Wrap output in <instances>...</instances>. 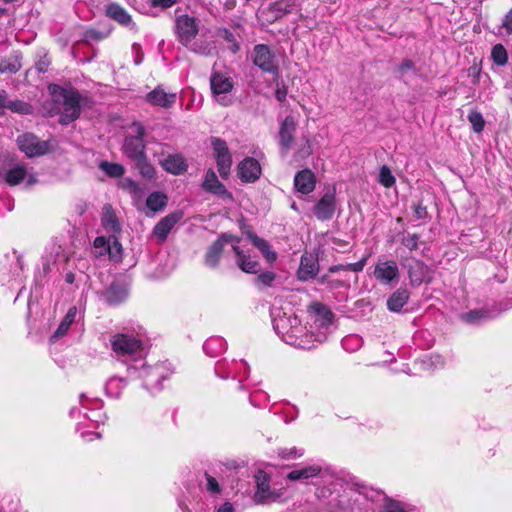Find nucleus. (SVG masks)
<instances>
[{
	"label": "nucleus",
	"instance_id": "nucleus-14",
	"mask_svg": "<svg viewBox=\"0 0 512 512\" xmlns=\"http://www.w3.org/2000/svg\"><path fill=\"white\" fill-rule=\"evenodd\" d=\"M17 144L19 149L28 157L41 156L49 151V145L46 141H41L30 133L20 135Z\"/></svg>",
	"mask_w": 512,
	"mask_h": 512
},
{
	"label": "nucleus",
	"instance_id": "nucleus-56",
	"mask_svg": "<svg viewBox=\"0 0 512 512\" xmlns=\"http://www.w3.org/2000/svg\"><path fill=\"white\" fill-rule=\"evenodd\" d=\"M368 258H369V255H365L358 262L346 264L345 270H349V271H353V272L362 271L368 261Z\"/></svg>",
	"mask_w": 512,
	"mask_h": 512
},
{
	"label": "nucleus",
	"instance_id": "nucleus-50",
	"mask_svg": "<svg viewBox=\"0 0 512 512\" xmlns=\"http://www.w3.org/2000/svg\"><path fill=\"white\" fill-rule=\"evenodd\" d=\"M361 338L356 335H350L343 339L342 346L348 351H354L361 346Z\"/></svg>",
	"mask_w": 512,
	"mask_h": 512
},
{
	"label": "nucleus",
	"instance_id": "nucleus-44",
	"mask_svg": "<svg viewBox=\"0 0 512 512\" xmlns=\"http://www.w3.org/2000/svg\"><path fill=\"white\" fill-rule=\"evenodd\" d=\"M6 108L20 114H30L32 111V107L28 103L20 100H8Z\"/></svg>",
	"mask_w": 512,
	"mask_h": 512
},
{
	"label": "nucleus",
	"instance_id": "nucleus-35",
	"mask_svg": "<svg viewBox=\"0 0 512 512\" xmlns=\"http://www.w3.org/2000/svg\"><path fill=\"white\" fill-rule=\"evenodd\" d=\"M126 386V380L124 378L113 376L109 378L106 383V392L111 397L117 398L121 395L123 389Z\"/></svg>",
	"mask_w": 512,
	"mask_h": 512
},
{
	"label": "nucleus",
	"instance_id": "nucleus-54",
	"mask_svg": "<svg viewBox=\"0 0 512 512\" xmlns=\"http://www.w3.org/2000/svg\"><path fill=\"white\" fill-rule=\"evenodd\" d=\"M274 280L275 274L271 271H266L257 276L256 283L263 286H270Z\"/></svg>",
	"mask_w": 512,
	"mask_h": 512
},
{
	"label": "nucleus",
	"instance_id": "nucleus-22",
	"mask_svg": "<svg viewBox=\"0 0 512 512\" xmlns=\"http://www.w3.org/2000/svg\"><path fill=\"white\" fill-rule=\"evenodd\" d=\"M291 335H295L296 341L295 342H286L289 345L301 348V349H310L314 346V331H308L306 326H303L298 321V324H296L293 329L290 332Z\"/></svg>",
	"mask_w": 512,
	"mask_h": 512
},
{
	"label": "nucleus",
	"instance_id": "nucleus-41",
	"mask_svg": "<svg viewBox=\"0 0 512 512\" xmlns=\"http://www.w3.org/2000/svg\"><path fill=\"white\" fill-rule=\"evenodd\" d=\"M468 121L472 126V129L475 133H480L483 131L485 126V121L482 114L476 110L470 111L468 114Z\"/></svg>",
	"mask_w": 512,
	"mask_h": 512
},
{
	"label": "nucleus",
	"instance_id": "nucleus-5",
	"mask_svg": "<svg viewBox=\"0 0 512 512\" xmlns=\"http://www.w3.org/2000/svg\"><path fill=\"white\" fill-rule=\"evenodd\" d=\"M138 371V376L143 380L144 387L150 391L161 389V382L168 379L172 374V370L167 363H159L154 366H146L143 364L140 368L130 365L128 371Z\"/></svg>",
	"mask_w": 512,
	"mask_h": 512
},
{
	"label": "nucleus",
	"instance_id": "nucleus-55",
	"mask_svg": "<svg viewBox=\"0 0 512 512\" xmlns=\"http://www.w3.org/2000/svg\"><path fill=\"white\" fill-rule=\"evenodd\" d=\"M419 237L416 234H408L403 237L402 243L409 250H415L418 248Z\"/></svg>",
	"mask_w": 512,
	"mask_h": 512
},
{
	"label": "nucleus",
	"instance_id": "nucleus-11",
	"mask_svg": "<svg viewBox=\"0 0 512 512\" xmlns=\"http://www.w3.org/2000/svg\"><path fill=\"white\" fill-rule=\"evenodd\" d=\"M273 327L275 332L285 342H295V335H291L290 332L293 327L298 324V317L294 314H287L285 312H272Z\"/></svg>",
	"mask_w": 512,
	"mask_h": 512
},
{
	"label": "nucleus",
	"instance_id": "nucleus-61",
	"mask_svg": "<svg viewBox=\"0 0 512 512\" xmlns=\"http://www.w3.org/2000/svg\"><path fill=\"white\" fill-rule=\"evenodd\" d=\"M178 0H149L151 7H160L162 9H167L172 7L177 3Z\"/></svg>",
	"mask_w": 512,
	"mask_h": 512
},
{
	"label": "nucleus",
	"instance_id": "nucleus-57",
	"mask_svg": "<svg viewBox=\"0 0 512 512\" xmlns=\"http://www.w3.org/2000/svg\"><path fill=\"white\" fill-rule=\"evenodd\" d=\"M205 477L207 480V490L212 494H219L221 492V488L217 480L208 473H205Z\"/></svg>",
	"mask_w": 512,
	"mask_h": 512
},
{
	"label": "nucleus",
	"instance_id": "nucleus-27",
	"mask_svg": "<svg viewBox=\"0 0 512 512\" xmlns=\"http://www.w3.org/2000/svg\"><path fill=\"white\" fill-rule=\"evenodd\" d=\"M106 13L111 19L117 21L119 24L129 27L130 29L136 28V25L132 21L131 16L120 5L115 4V3L108 5Z\"/></svg>",
	"mask_w": 512,
	"mask_h": 512
},
{
	"label": "nucleus",
	"instance_id": "nucleus-30",
	"mask_svg": "<svg viewBox=\"0 0 512 512\" xmlns=\"http://www.w3.org/2000/svg\"><path fill=\"white\" fill-rule=\"evenodd\" d=\"M161 165L165 171L173 175L182 174L187 169L185 159L179 154L169 155L161 162Z\"/></svg>",
	"mask_w": 512,
	"mask_h": 512
},
{
	"label": "nucleus",
	"instance_id": "nucleus-10",
	"mask_svg": "<svg viewBox=\"0 0 512 512\" xmlns=\"http://www.w3.org/2000/svg\"><path fill=\"white\" fill-rule=\"evenodd\" d=\"M332 318L333 314L327 307L321 304L314 306L313 325H311V328L317 329V331H314L313 337L315 342H322L326 339Z\"/></svg>",
	"mask_w": 512,
	"mask_h": 512
},
{
	"label": "nucleus",
	"instance_id": "nucleus-16",
	"mask_svg": "<svg viewBox=\"0 0 512 512\" xmlns=\"http://www.w3.org/2000/svg\"><path fill=\"white\" fill-rule=\"evenodd\" d=\"M238 242H234L232 249L236 256L237 266L245 273L256 274L260 270V263L252 257L248 251L240 247Z\"/></svg>",
	"mask_w": 512,
	"mask_h": 512
},
{
	"label": "nucleus",
	"instance_id": "nucleus-6",
	"mask_svg": "<svg viewBox=\"0 0 512 512\" xmlns=\"http://www.w3.org/2000/svg\"><path fill=\"white\" fill-rule=\"evenodd\" d=\"M256 490L253 501L258 505H267L283 501V491L272 489L270 486L271 477L264 470L259 469L254 475Z\"/></svg>",
	"mask_w": 512,
	"mask_h": 512
},
{
	"label": "nucleus",
	"instance_id": "nucleus-38",
	"mask_svg": "<svg viewBox=\"0 0 512 512\" xmlns=\"http://www.w3.org/2000/svg\"><path fill=\"white\" fill-rule=\"evenodd\" d=\"M99 168L105 172L109 177L118 178L123 176L125 173V168L123 165L118 163H111L108 161H102L99 164Z\"/></svg>",
	"mask_w": 512,
	"mask_h": 512
},
{
	"label": "nucleus",
	"instance_id": "nucleus-24",
	"mask_svg": "<svg viewBox=\"0 0 512 512\" xmlns=\"http://www.w3.org/2000/svg\"><path fill=\"white\" fill-rule=\"evenodd\" d=\"M335 212V195L328 192L314 206L315 216L322 221L332 218Z\"/></svg>",
	"mask_w": 512,
	"mask_h": 512
},
{
	"label": "nucleus",
	"instance_id": "nucleus-28",
	"mask_svg": "<svg viewBox=\"0 0 512 512\" xmlns=\"http://www.w3.org/2000/svg\"><path fill=\"white\" fill-rule=\"evenodd\" d=\"M26 177H28L27 182L29 185L36 182V179L33 176H28L27 170L24 166L14 165L6 171L4 179L7 184L14 186L18 185Z\"/></svg>",
	"mask_w": 512,
	"mask_h": 512
},
{
	"label": "nucleus",
	"instance_id": "nucleus-21",
	"mask_svg": "<svg viewBox=\"0 0 512 512\" xmlns=\"http://www.w3.org/2000/svg\"><path fill=\"white\" fill-rule=\"evenodd\" d=\"M326 471H327V469H325L322 465L312 464L309 466L299 467V468L291 470L286 475V478L289 481L307 482L309 479L318 477L323 472H326Z\"/></svg>",
	"mask_w": 512,
	"mask_h": 512
},
{
	"label": "nucleus",
	"instance_id": "nucleus-48",
	"mask_svg": "<svg viewBox=\"0 0 512 512\" xmlns=\"http://www.w3.org/2000/svg\"><path fill=\"white\" fill-rule=\"evenodd\" d=\"M316 273V269H315V266L314 264H308V259L307 258H302L301 259V265H300V270H299V274H300V278L301 279H307L309 277H312L314 276Z\"/></svg>",
	"mask_w": 512,
	"mask_h": 512
},
{
	"label": "nucleus",
	"instance_id": "nucleus-36",
	"mask_svg": "<svg viewBox=\"0 0 512 512\" xmlns=\"http://www.w3.org/2000/svg\"><path fill=\"white\" fill-rule=\"evenodd\" d=\"M203 349L206 354L215 357L225 350V342L217 337L210 338L205 341Z\"/></svg>",
	"mask_w": 512,
	"mask_h": 512
},
{
	"label": "nucleus",
	"instance_id": "nucleus-60",
	"mask_svg": "<svg viewBox=\"0 0 512 512\" xmlns=\"http://www.w3.org/2000/svg\"><path fill=\"white\" fill-rule=\"evenodd\" d=\"M287 87L282 82H277L276 84V91H275V97L279 102H284L287 97Z\"/></svg>",
	"mask_w": 512,
	"mask_h": 512
},
{
	"label": "nucleus",
	"instance_id": "nucleus-19",
	"mask_svg": "<svg viewBox=\"0 0 512 512\" xmlns=\"http://www.w3.org/2000/svg\"><path fill=\"white\" fill-rule=\"evenodd\" d=\"M296 121L293 116L288 115L282 121L279 131V144L281 146L282 153H287L291 148L294 133L296 131Z\"/></svg>",
	"mask_w": 512,
	"mask_h": 512
},
{
	"label": "nucleus",
	"instance_id": "nucleus-40",
	"mask_svg": "<svg viewBox=\"0 0 512 512\" xmlns=\"http://www.w3.org/2000/svg\"><path fill=\"white\" fill-rule=\"evenodd\" d=\"M110 259L114 261H119L122 256V245L118 241L116 235H111L109 237V245L107 253Z\"/></svg>",
	"mask_w": 512,
	"mask_h": 512
},
{
	"label": "nucleus",
	"instance_id": "nucleus-45",
	"mask_svg": "<svg viewBox=\"0 0 512 512\" xmlns=\"http://www.w3.org/2000/svg\"><path fill=\"white\" fill-rule=\"evenodd\" d=\"M123 189L127 190L134 197H141L143 194L142 188L130 178H125L120 182Z\"/></svg>",
	"mask_w": 512,
	"mask_h": 512
},
{
	"label": "nucleus",
	"instance_id": "nucleus-4",
	"mask_svg": "<svg viewBox=\"0 0 512 512\" xmlns=\"http://www.w3.org/2000/svg\"><path fill=\"white\" fill-rule=\"evenodd\" d=\"M113 355L122 362L138 361L143 355V343L131 334L116 333L110 337Z\"/></svg>",
	"mask_w": 512,
	"mask_h": 512
},
{
	"label": "nucleus",
	"instance_id": "nucleus-18",
	"mask_svg": "<svg viewBox=\"0 0 512 512\" xmlns=\"http://www.w3.org/2000/svg\"><path fill=\"white\" fill-rule=\"evenodd\" d=\"M234 242H238V238L223 234L220 236L209 248L206 253L205 263L207 266L216 267L219 262L221 253L223 251L224 245L227 243L234 244Z\"/></svg>",
	"mask_w": 512,
	"mask_h": 512
},
{
	"label": "nucleus",
	"instance_id": "nucleus-13",
	"mask_svg": "<svg viewBox=\"0 0 512 512\" xmlns=\"http://www.w3.org/2000/svg\"><path fill=\"white\" fill-rule=\"evenodd\" d=\"M217 169L222 178H227L231 171L232 155L226 142L219 138L212 140Z\"/></svg>",
	"mask_w": 512,
	"mask_h": 512
},
{
	"label": "nucleus",
	"instance_id": "nucleus-20",
	"mask_svg": "<svg viewBox=\"0 0 512 512\" xmlns=\"http://www.w3.org/2000/svg\"><path fill=\"white\" fill-rule=\"evenodd\" d=\"M202 188L209 193L217 195L222 199L232 200V194L225 188V186L218 180L216 173L209 169L204 177Z\"/></svg>",
	"mask_w": 512,
	"mask_h": 512
},
{
	"label": "nucleus",
	"instance_id": "nucleus-3",
	"mask_svg": "<svg viewBox=\"0 0 512 512\" xmlns=\"http://www.w3.org/2000/svg\"><path fill=\"white\" fill-rule=\"evenodd\" d=\"M49 91L54 101L62 105L59 108L60 123L68 124L79 117L80 95L77 91L67 90L56 84L50 85Z\"/></svg>",
	"mask_w": 512,
	"mask_h": 512
},
{
	"label": "nucleus",
	"instance_id": "nucleus-58",
	"mask_svg": "<svg viewBox=\"0 0 512 512\" xmlns=\"http://www.w3.org/2000/svg\"><path fill=\"white\" fill-rule=\"evenodd\" d=\"M414 63L411 60H404L398 67V73L402 78L407 76L410 72H414Z\"/></svg>",
	"mask_w": 512,
	"mask_h": 512
},
{
	"label": "nucleus",
	"instance_id": "nucleus-64",
	"mask_svg": "<svg viewBox=\"0 0 512 512\" xmlns=\"http://www.w3.org/2000/svg\"><path fill=\"white\" fill-rule=\"evenodd\" d=\"M415 215L418 219L424 218L427 214V210L424 206L418 205L414 209Z\"/></svg>",
	"mask_w": 512,
	"mask_h": 512
},
{
	"label": "nucleus",
	"instance_id": "nucleus-8",
	"mask_svg": "<svg viewBox=\"0 0 512 512\" xmlns=\"http://www.w3.org/2000/svg\"><path fill=\"white\" fill-rule=\"evenodd\" d=\"M252 62L261 71L279 77V63L276 55L265 44L255 45L251 54Z\"/></svg>",
	"mask_w": 512,
	"mask_h": 512
},
{
	"label": "nucleus",
	"instance_id": "nucleus-37",
	"mask_svg": "<svg viewBox=\"0 0 512 512\" xmlns=\"http://www.w3.org/2000/svg\"><path fill=\"white\" fill-rule=\"evenodd\" d=\"M166 203L167 197L161 192L151 193L146 200L147 207L153 212H157L163 209Z\"/></svg>",
	"mask_w": 512,
	"mask_h": 512
},
{
	"label": "nucleus",
	"instance_id": "nucleus-7",
	"mask_svg": "<svg viewBox=\"0 0 512 512\" xmlns=\"http://www.w3.org/2000/svg\"><path fill=\"white\" fill-rule=\"evenodd\" d=\"M210 85L215 100L222 106H229L233 103L232 90L233 80L230 76L221 72L211 75Z\"/></svg>",
	"mask_w": 512,
	"mask_h": 512
},
{
	"label": "nucleus",
	"instance_id": "nucleus-9",
	"mask_svg": "<svg viewBox=\"0 0 512 512\" xmlns=\"http://www.w3.org/2000/svg\"><path fill=\"white\" fill-rule=\"evenodd\" d=\"M133 128L136 135L126 137L122 149L123 153L129 159H131L133 162H136L146 156L145 143L143 139L145 130L141 124H134Z\"/></svg>",
	"mask_w": 512,
	"mask_h": 512
},
{
	"label": "nucleus",
	"instance_id": "nucleus-1",
	"mask_svg": "<svg viewBox=\"0 0 512 512\" xmlns=\"http://www.w3.org/2000/svg\"><path fill=\"white\" fill-rule=\"evenodd\" d=\"M81 408L73 407L70 410V415L76 420H80L83 417L84 421H78L76 424V431L80 432V436L84 439L92 440L93 437H99L100 434L96 432L81 431L84 426H88L86 422L93 424H103L106 420L105 413L101 410V401L99 399H92L87 397L85 394H81L79 397Z\"/></svg>",
	"mask_w": 512,
	"mask_h": 512
},
{
	"label": "nucleus",
	"instance_id": "nucleus-42",
	"mask_svg": "<svg viewBox=\"0 0 512 512\" xmlns=\"http://www.w3.org/2000/svg\"><path fill=\"white\" fill-rule=\"evenodd\" d=\"M217 36L219 38H222L223 40H225L229 44V49L233 53H236L239 50V44L236 41L235 36L228 29H226V28L219 29L217 31Z\"/></svg>",
	"mask_w": 512,
	"mask_h": 512
},
{
	"label": "nucleus",
	"instance_id": "nucleus-2",
	"mask_svg": "<svg viewBox=\"0 0 512 512\" xmlns=\"http://www.w3.org/2000/svg\"><path fill=\"white\" fill-rule=\"evenodd\" d=\"M174 33L182 45L189 47L195 53L208 55L213 48L210 44L193 42L199 33V20L194 16L188 14L177 15L174 23Z\"/></svg>",
	"mask_w": 512,
	"mask_h": 512
},
{
	"label": "nucleus",
	"instance_id": "nucleus-12",
	"mask_svg": "<svg viewBox=\"0 0 512 512\" xmlns=\"http://www.w3.org/2000/svg\"><path fill=\"white\" fill-rule=\"evenodd\" d=\"M373 275L383 285H394L399 281L400 271L394 260H379L375 265Z\"/></svg>",
	"mask_w": 512,
	"mask_h": 512
},
{
	"label": "nucleus",
	"instance_id": "nucleus-15",
	"mask_svg": "<svg viewBox=\"0 0 512 512\" xmlns=\"http://www.w3.org/2000/svg\"><path fill=\"white\" fill-rule=\"evenodd\" d=\"M261 173L259 162L252 157H246L237 167V174L242 182L253 183L260 178Z\"/></svg>",
	"mask_w": 512,
	"mask_h": 512
},
{
	"label": "nucleus",
	"instance_id": "nucleus-32",
	"mask_svg": "<svg viewBox=\"0 0 512 512\" xmlns=\"http://www.w3.org/2000/svg\"><path fill=\"white\" fill-rule=\"evenodd\" d=\"M409 299V292L405 288L397 289L387 300V307L392 312H399Z\"/></svg>",
	"mask_w": 512,
	"mask_h": 512
},
{
	"label": "nucleus",
	"instance_id": "nucleus-26",
	"mask_svg": "<svg viewBox=\"0 0 512 512\" xmlns=\"http://www.w3.org/2000/svg\"><path fill=\"white\" fill-rule=\"evenodd\" d=\"M146 99L152 105L169 108L175 103L176 94L166 93L163 89L158 87L148 93Z\"/></svg>",
	"mask_w": 512,
	"mask_h": 512
},
{
	"label": "nucleus",
	"instance_id": "nucleus-23",
	"mask_svg": "<svg viewBox=\"0 0 512 512\" xmlns=\"http://www.w3.org/2000/svg\"><path fill=\"white\" fill-rule=\"evenodd\" d=\"M408 275L412 285H420L432 280V271L423 262L414 260L408 266Z\"/></svg>",
	"mask_w": 512,
	"mask_h": 512
},
{
	"label": "nucleus",
	"instance_id": "nucleus-46",
	"mask_svg": "<svg viewBox=\"0 0 512 512\" xmlns=\"http://www.w3.org/2000/svg\"><path fill=\"white\" fill-rule=\"evenodd\" d=\"M379 182L384 187H392L395 183V177L392 175L390 169L387 166H382L379 172Z\"/></svg>",
	"mask_w": 512,
	"mask_h": 512
},
{
	"label": "nucleus",
	"instance_id": "nucleus-62",
	"mask_svg": "<svg viewBox=\"0 0 512 512\" xmlns=\"http://www.w3.org/2000/svg\"><path fill=\"white\" fill-rule=\"evenodd\" d=\"M304 141H305V143L303 144V146L297 152V155L300 158H305V157L309 156L312 153L310 140L305 137Z\"/></svg>",
	"mask_w": 512,
	"mask_h": 512
},
{
	"label": "nucleus",
	"instance_id": "nucleus-25",
	"mask_svg": "<svg viewBox=\"0 0 512 512\" xmlns=\"http://www.w3.org/2000/svg\"><path fill=\"white\" fill-rule=\"evenodd\" d=\"M316 184L314 173L309 169L298 172L294 178V186L296 190L302 194L311 193Z\"/></svg>",
	"mask_w": 512,
	"mask_h": 512
},
{
	"label": "nucleus",
	"instance_id": "nucleus-63",
	"mask_svg": "<svg viewBox=\"0 0 512 512\" xmlns=\"http://www.w3.org/2000/svg\"><path fill=\"white\" fill-rule=\"evenodd\" d=\"M12 258L16 261L15 266L13 268V273L18 274V272L23 269L21 256L16 251H13Z\"/></svg>",
	"mask_w": 512,
	"mask_h": 512
},
{
	"label": "nucleus",
	"instance_id": "nucleus-31",
	"mask_svg": "<svg viewBox=\"0 0 512 512\" xmlns=\"http://www.w3.org/2000/svg\"><path fill=\"white\" fill-rule=\"evenodd\" d=\"M249 238L253 245L262 253L267 262L273 263L276 261L277 253L272 249L268 241L254 234H250Z\"/></svg>",
	"mask_w": 512,
	"mask_h": 512
},
{
	"label": "nucleus",
	"instance_id": "nucleus-33",
	"mask_svg": "<svg viewBox=\"0 0 512 512\" xmlns=\"http://www.w3.org/2000/svg\"><path fill=\"white\" fill-rule=\"evenodd\" d=\"M77 315V309L76 307H71L68 312L66 313L65 317L59 324L57 330L52 335V340H57L61 337H63L69 330L71 324L74 322Z\"/></svg>",
	"mask_w": 512,
	"mask_h": 512
},
{
	"label": "nucleus",
	"instance_id": "nucleus-29",
	"mask_svg": "<svg viewBox=\"0 0 512 512\" xmlns=\"http://www.w3.org/2000/svg\"><path fill=\"white\" fill-rule=\"evenodd\" d=\"M101 223L103 228L112 235H116L121 231V225L113 211L111 205H105L102 209Z\"/></svg>",
	"mask_w": 512,
	"mask_h": 512
},
{
	"label": "nucleus",
	"instance_id": "nucleus-59",
	"mask_svg": "<svg viewBox=\"0 0 512 512\" xmlns=\"http://www.w3.org/2000/svg\"><path fill=\"white\" fill-rule=\"evenodd\" d=\"M500 29H504L507 35H512V8L504 15Z\"/></svg>",
	"mask_w": 512,
	"mask_h": 512
},
{
	"label": "nucleus",
	"instance_id": "nucleus-17",
	"mask_svg": "<svg viewBox=\"0 0 512 512\" xmlns=\"http://www.w3.org/2000/svg\"><path fill=\"white\" fill-rule=\"evenodd\" d=\"M181 210L174 211L163 217L154 227L153 235L159 242H164L173 227L183 218Z\"/></svg>",
	"mask_w": 512,
	"mask_h": 512
},
{
	"label": "nucleus",
	"instance_id": "nucleus-51",
	"mask_svg": "<svg viewBox=\"0 0 512 512\" xmlns=\"http://www.w3.org/2000/svg\"><path fill=\"white\" fill-rule=\"evenodd\" d=\"M93 245L97 256H103L107 253L109 238L106 239L104 236H98L95 238Z\"/></svg>",
	"mask_w": 512,
	"mask_h": 512
},
{
	"label": "nucleus",
	"instance_id": "nucleus-47",
	"mask_svg": "<svg viewBox=\"0 0 512 512\" xmlns=\"http://www.w3.org/2000/svg\"><path fill=\"white\" fill-rule=\"evenodd\" d=\"M488 312L483 310H474L468 313H465L461 316L462 320L468 323H477L482 319L488 318Z\"/></svg>",
	"mask_w": 512,
	"mask_h": 512
},
{
	"label": "nucleus",
	"instance_id": "nucleus-43",
	"mask_svg": "<svg viewBox=\"0 0 512 512\" xmlns=\"http://www.w3.org/2000/svg\"><path fill=\"white\" fill-rule=\"evenodd\" d=\"M137 168L139 169L140 174L147 178H154L156 172L154 167L147 161L146 156L135 162Z\"/></svg>",
	"mask_w": 512,
	"mask_h": 512
},
{
	"label": "nucleus",
	"instance_id": "nucleus-34",
	"mask_svg": "<svg viewBox=\"0 0 512 512\" xmlns=\"http://www.w3.org/2000/svg\"><path fill=\"white\" fill-rule=\"evenodd\" d=\"M106 300L111 305L121 303L127 297V291L121 286L111 285L105 294Z\"/></svg>",
	"mask_w": 512,
	"mask_h": 512
},
{
	"label": "nucleus",
	"instance_id": "nucleus-53",
	"mask_svg": "<svg viewBox=\"0 0 512 512\" xmlns=\"http://www.w3.org/2000/svg\"><path fill=\"white\" fill-rule=\"evenodd\" d=\"M271 9L277 12L276 17H281L287 13H290L292 10V4L285 3L283 1H279L271 5Z\"/></svg>",
	"mask_w": 512,
	"mask_h": 512
},
{
	"label": "nucleus",
	"instance_id": "nucleus-52",
	"mask_svg": "<svg viewBox=\"0 0 512 512\" xmlns=\"http://www.w3.org/2000/svg\"><path fill=\"white\" fill-rule=\"evenodd\" d=\"M384 510L385 512H406L401 502L389 497H385Z\"/></svg>",
	"mask_w": 512,
	"mask_h": 512
},
{
	"label": "nucleus",
	"instance_id": "nucleus-39",
	"mask_svg": "<svg viewBox=\"0 0 512 512\" xmlns=\"http://www.w3.org/2000/svg\"><path fill=\"white\" fill-rule=\"evenodd\" d=\"M491 59L498 66H504L508 62V53L502 44H496L491 50Z\"/></svg>",
	"mask_w": 512,
	"mask_h": 512
},
{
	"label": "nucleus",
	"instance_id": "nucleus-49",
	"mask_svg": "<svg viewBox=\"0 0 512 512\" xmlns=\"http://www.w3.org/2000/svg\"><path fill=\"white\" fill-rule=\"evenodd\" d=\"M21 65L18 61V59L15 57L14 59H9L0 62V72H10V73H16L20 69Z\"/></svg>",
	"mask_w": 512,
	"mask_h": 512
}]
</instances>
